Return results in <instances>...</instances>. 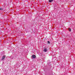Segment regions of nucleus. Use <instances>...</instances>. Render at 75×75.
Wrapping results in <instances>:
<instances>
[{"mask_svg": "<svg viewBox=\"0 0 75 75\" xmlns=\"http://www.w3.org/2000/svg\"><path fill=\"white\" fill-rule=\"evenodd\" d=\"M47 42H48V43L49 44H50V41H48Z\"/></svg>", "mask_w": 75, "mask_h": 75, "instance_id": "423d86ee", "label": "nucleus"}, {"mask_svg": "<svg viewBox=\"0 0 75 75\" xmlns=\"http://www.w3.org/2000/svg\"><path fill=\"white\" fill-rule=\"evenodd\" d=\"M69 31H71V29L70 28H69Z\"/></svg>", "mask_w": 75, "mask_h": 75, "instance_id": "39448f33", "label": "nucleus"}, {"mask_svg": "<svg viewBox=\"0 0 75 75\" xmlns=\"http://www.w3.org/2000/svg\"><path fill=\"white\" fill-rule=\"evenodd\" d=\"M52 1H53V0H50L49 1V2H52Z\"/></svg>", "mask_w": 75, "mask_h": 75, "instance_id": "20e7f679", "label": "nucleus"}, {"mask_svg": "<svg viewBox=\"0 0 75 75\" xmlns=\"http://www.w3.org/2000/svg\"><path fill=\"white\" fill-rule=\"evenodd\" d=\"M0 10H3V9H2L1 8H0Z\"/></svg>", "mask_w": 75, "mask_h": 75, "instance_id": "0eeeda50", "label": "nucleus"}, {"mask_svg": "<svg viewBox=\"0 0 75 75\" xmlns=\"http://www.w3.org/2000/svg\"><path fill=\"white\" fill-rule=\"evenodd\" d=\"M44 52H47V48L44 49Z\"/></svg>", "mask_w": 75, "mask_h": 75, "instance_id": "7ed1b4c3", "label": "nucleus"}, {"mask_svg": "<svg viewBox=\"0 0 75 75\" xmlns=\"http://www.w3.org/2000/svg\"><path fill=\"white\" fill-rule=\"evenodd\" d=\"M6 58V56L5 55H4L3 56V57L2 58V60L3 61V60L4 59V58Z\"/></svg>", "mask_w": 75, "mask_h": 75, "instance_id": "f257e3e1", "label": "nucleus"}, {"mask_svg": "<svg viewBox=\"0 0 75 75\" xmlns=\"http://www.w3.org/2000/svg\"><path fill=\"white\" fill-rule=\"evenodd\" d=\"M32 57L33 58H36V56H35V55L33 54L32 55Z\"/></svg>", "mask_w": 75, "mask_h": 75, "instance_id": "f03ea898", "label": "nucleus"}]
</instances>
